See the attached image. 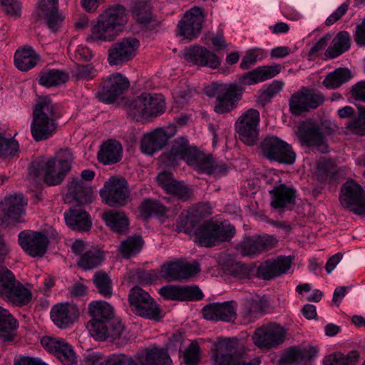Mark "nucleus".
Listing matches in <instances>:
<instances>
[{
	"mask_svg": "<svg viewBox=\"0 0 365 365\" xmlns=\"http://www.w3.org/2000/svg\"><path fill=\"white\" fill-rule=\"evenodd\" d=\"M88 313L91 317L88 326L91 334L98 340L119 339L125 329L121 321L115 316L113 307L104 301L89 304Z\"/></svg>",
	"mask_w": 365,
	"mask_h": 365,
	"instance_id": "f257e3e1",
	"label": "nucleus"
},
{
	"mask_svg": "<svg viewBox=\"0 0 365 365\" xmlns=\"http://www.w3.org/2000/svg\"><path fill=\"white\" fill-rule=\"evenodd\" d=\"M58 115L48 97L39 98L33 110L31 125V134L36 141H41L52 136L56 129V119Z\"/></svg>",
	"mask_w": 365,
	"mask_h": 365,
	"instance_id": "f03ea898",
	"label": "nucleus"
},
{
	"mask_svg": "<svg viewBox=\"0 0 365 365\" xmlns=\"http://www.w3.org/2000/svg\"><path fill=\"white\" fill-rule=\"evenodd\" d=\"M73 156L68 149L60 150L56 157L48 159L41 168L43 182L49 186L61 184L71 167Z\"/></svg>",
	"mask_w": 365,
	"mask_h": 365,
	"instance_id": "7ed1b4c3",
	"label": "nucleus"
},
{
	"mask_svg": "<svg viewBox=\"0 0 365 365\" xmlns=\"http://www.w3.org/2000/svg\"><path fill=\"white\" fill-rule=\"evenodd\" d=\"M128 113L137 121L156 116L164 112L165 101L162 96L143 93L128 107Z\"/></svg>",
	"mask_w": 365,
	"mask_h": 365,
	"instance_id": "20e7f679",
	"label": "nucleus"
},
{
	"mask_svg": "<svg viewBox=\"0 0 365 365\" xmlns=\"http://www.w3.org/2000/svg\"><path fill=\"white\" fill-rule=\"evenodd\" d=\"M216 347L212 365H259L260 363L257 358L245 361L242 358L243 351L238 348L236 339L218 340Z\"/></svg>",
	"mask_w": 365,
	"mask_h": 365,
	"instance_id": "39448f33",
	"label": "nucleus"
},
{
	"mask_svg": "<svg viewBox=\"0 0 365 365\" xmlns=\"http://www.w3.org/2000/svg\"><path fill=\"white\" fill-rule=\"evenodd\" d=\"M297 136L302 145L317 148L322 153H328L327 132L316 121L308 119L299 123Z\"/></svg>",
	"mask_w": 365,
	"mask_h": 365,
	"instance_id": "423d86ee",
	"label": "nucleus"
},
{
	"mask_svg": "<svg viewBox=\"0 0 365 365\" xmlns=\"http://www.w3.org/2000/svg\"><path fill=\"white\" fill-rule=\"evenodd\" d=\"M262 153L269 160L291 165L295 161L296 155L292 146L277 136L266 137L260 145Z\"/></svg>",
	"mask_w": 365,
	"mask_h": 365,
	"instance_id": "0eeeda50",
	"label": "nucleus"
},
{
	"mask_svg": "<svg viewBox=\"0 0 365 365\" xmlns=\"http://www.w3.org/2000/svg\"><path fill=\"white\" fill-rule=\"evenodd\" d=\"M103 202L111 207L123 206L130 196V190L124 178L112 176L100 190Z\"/></svg>",
	"mask_w": 365,
	"mask_h": 365,
	"instance_id": "6e6552de",
	"label": "nucleus"
},
{
	"mask_svg": "<svg viewBox=\"0 0 365 365\" xmlns=\"http://www.w3.org/2000/svg\"><path fill=\"white\" fill-rule=\"evenodd\" d=\"M339 200L344 207L365 217V190L354 180H349L342 185Z\"/></svg>",
	"mask_w": 365,
	"mask_h": 365,
	"instance_id": "1a4fd4ad",
	"label": "nucleus"
},
{
	"mask_svg": "<svg viewBox=\"0 0 365 365\" xmlns=\"http://www.w3.org/2000/svg\"><path fill=\"white\" fill-rule=\"evenodd\" d=\"M287 330L277 323H268L256 329L252 336L255 344L260 349L277 348L285 340Z\"/></svg>",
	"mask_w": 365,
	"mask_h": 365,
	"instance_id": "9d476101",
	"label": "nucleus"
},
{
	"mask_svg": "<svg viewBox=\"0 0 365 365\" xmlns=\"http://www.w3.org/2000/svg\"><path fill=\"white\" fill-rule=\"evenodd\" d=\"M201 153L195 147L190 145L186 138L181 136L172 142L170 150L164 157L170 165H174L179 160H185L194 168Z\"/></svg>",
	"mask_w": 365,
	"mask_h": 365,
	"instance_id": "9b49d317",
	"label": "nucleus"
},
{
	"mask_svg": "<svg viewBox=\"0 0 365 365\" xmlns=\"http://www.w3.org/2000/svg\"><path fill=\"white\" fill-rule=\"evenodd\" d=\"M139 41L133 37L123 38L113 43L108 50V63L110 66H122L136 55Z\"/></svg>",
	"mask_w": 365,
	"mask_h": 365,
	"instance_id": "f8f14e48",
	"label": "nucleus"
},
{
	"mask_svg": "<svg viewBox=\"0 0 365 365\" xmlns=\"http://www.w3.org/2000/svg\"><path fill=\"white\" fill-rule=\"evenodd\" d=\"M259 113L255 109H249L240 115L235 123V130L240 139L248 145H253L258 140Z\"/></svg>",
	"mask_w": 365,
	"mask_h": 365,
	"instance_id": "ddd939ff",
	"label": "nucleus"
},
{
	"mask_svg": "<svg viewBox=\"0 0 365 365\" xmlns=\"http://www.w3.org/2000/svg\"><path fill=\"white\" fill-rule=\"evenodd\" d=\"M176 131V126L172 125L146 133L141 140L140 150L142 153L152 155L162 150L167 145L169 139L175 135Z\"/></svg>",
	"mask_w": 365,
	"mask_h": 365,
	"instance_id": "4468645a",
	"label": "nucleus"
},
{
	"mask_svg": "<svg viewBox=\"0 0 365 365\" xmlns=\"http://www.w3.org/2000/svg\"><path fill=\"white\" fill-rule=\"evenodd\" d=\"M128 79L120 73H114L105 79L98 88L97 98L101 102L113 103L129 88Z\"/></svg>",
	"mask_w": 365,
	"mask_h": 365,
	"instance_id": "2eb2a0df",
	"label": "nucleus"
},
{
	"mask_svg": "<svg viewBox=\"0 0 365 365\" xmlns=\"http://www.w3.org/2000/svg\"><path fill=\"white\" fill-rule=\"evenodd\" d=\"M277 243L278 240L274 236L255 235L244 238L237 248L242 256L253 258L273 249Z\"/></svg>",
	"mask_w": 365,
	"mask_h": 365,
	"instance_id": "dca6fc26",
	"label": "nucleus"
},
{
	"mask_svg": "<svg viewBox=\"0 0 365 365\" xmlns=\"http://www.w3.org/2000/svg\"><path fill=\"white\" fill-rule=\"evenodd\" d=\"M204 21L202 9L197 6L191 8L178 24V34L185 39L192 41L200 34Z\"/></svg>",
	"mask_w": 365,
	"mask_h": 365,
	"instance_id": "f3484780",
	"label": "nucleus"
},
{
	"mask_svg": "<svg viewBox=\"0 0 365 365\" xmlns=\"http://www.w3.org/2000/svg\"><path fill=\"white\" fill-rule=\"evenodd\" d=\"M200 272V268L197 262L190 263L182 259L166 262L161 267L162 277L168 282L188 279Z\"/></svg>",
	"mask_w": 365,
	"mask_h": 365,
	"instance_id": "a211bd4d",
	"label": "nucleus"
},
{
	"mask_svg": "<svg viewBox=\"0 0 365 365\" xmlns=\"http://www.w3.org/2000/svg\"><path fill=\"white\" fill-rule=\"evenodd\" d=\"M26 205L21 194L6 197L0 205V225L7 227L11 223L21 222Z\"/></svg>",
	"mask_w": 365,
	"mask_h": 365,
	"instance_id": "6ab92c4d",
	"label": "nucleus"
},
{
	"mask_svg": "<svg viewBox=\"0 0 365 365\" xmlns=\"http://www.w3.org/2000/svg\"><path fill=\"white\" fill-rule=\"evenodd\" d=\"M322 95L314 90H305L292 95L289 99V109L292 114L299 115L318 108L324 102Z\"/></svg>",
	"mask_w": 365,
	"mask_h": 365,
	"instance_id": "aec40b11",
	"label": "nucleus"
},
{
	"mask_svg": "<svg viewBox=\"0 0 365 365\" xmlns=\"http://www.w3.org/2000/svg\"><path fill=\"white\" fill-rule=\"evenodd\" d=\"M225 87L218 89V97L214 107V110L218 114L229 113L236 106L240 100L243 89L241 86L230 83L225 84Z\"/></svg>",
	"mask_w": 365,
	"mask_h": 365,
	"instance_id": "412c9836",
	"label": "nucleus"
},
{
	"mask_svg": "<svg viewBox=\"0 0 365 365\" xmlns=\"http://www.w3.org/2000/svg\"><path fill=\"white\" fill-rule=\"evenodd\" d=\"M41 345L53 353L63 365H76L77 357L72 346L63 339L45 336L41 339Z\"/></svg>",
	"mask_w": 365,
	"mask_h": 365,
	"instance_id": "4be33fe9",
	"label": "nucleus"
},
{
	"mask_svg": "<svg viewBox=\"0 0 365 365\" xmlns=\"http://www.w3.org/2000/svg\"><path fill=\"white\" fill-rule=\"evenodd\" d=\"M19 242L28 255L36 257L46 253L48 240L42 232L23 231L19 235Z\"/></svg>",
	"mask_w": 365,
	"mask_h": 365,
	"instance_id": "5701e85b",
	"label": "nucleus"
},
{
	"mask_svg": "<svg viewBox=\"0 0 365 365\" xmlns=\"http://www.w3.org/2000/svg\"><path fill=\"white\" fill-rule=\"evenodd\" d=\"M290 267L291 261L287 257L267 260L257 267L255 265L254 277L270 280L284 274Z\"/></svg>",
	"mask_w": 365,
	"mask_h": 365,
	"instance_id": "b1692460",
	"label": "nucleus"
},
{
	"mask_svg": "<svg viewBox=\"0 0 365 365\" xmlns=\"http://www.w3.org/2000/svg\"><path fill=\"white\" fill-rule=\"evenodd\" d=\"M184 56L187 61L200 66L216 68L221 63L220 59L215 53L199 45L186 48Z\"/></svg>",
	"mask_w": 365,
	"mask_h": 365,
	"instance_id": "393cba45",
	"label": "nucleus"
},
{
	"mask_svg": "<svg viewBox=\"0 0 365 365\" xmlns=\"http://www.w3.org/2000/svg\"><path fill=\"white\" fill-rule=\"evenodd\" d=\"M202 312L205 319L212 321L230 322L236 319L235 302L210 303L205 305Z\"/></svg>",
	"mask_w": 365,
	"mask_h": 365,
	"instance_id": "a878e982",
	"label": "nucleus"
},
{
	"mask_svg": "<svg viewBox=\"0 0 365 365\" xmlns=\"http://www.w3.org/2000/svg\"><path fill=\"white\" fill-rule=\"evenodd\" d=\"M78 314V307L69 303L56 304L51 310L52 321L61 329H66L72 324Z\"/></svg>",
	"mask_w": 365,
	"mask_h": 365,
	"instance_id": "bb28decb",
	"label": "nucleus"
},
{
	"mask_svg": "<svg viewBox=\"0 0 365 365\" xmlns=\"http://www.w3.org/2000/svg\"><path fill=\"white\" fill-rule=\"evenodd\" d=\"M32 294L30 289L26 288L16 279L8 288V290L1 292L4 300L15 307H23L28 304L31 300Z\"/></svg>",
	"mask_w": 365,
	"mask_h": 365,
	"instance_id": "cd10ccee",
	"label": "nucleus"
},
{
	"mask_svg": "<svg viewBox=\"0 0 365 365\" xmlns=\"http://www.w3.org/2000/svg\"><path fill=\"white\" fill-rule=\"evenodd\" d=\"M120 31L109 22L102 19L99 15L96 24L92 25L91 34L88 41L93 43L112 41L119 34Z\"/></svg>",
	"mask_w": 365,
	"mask_h": 365,
	"instance_id": "c85d7f7f",
	"label": "nucleus"
},
{
	"mask_svg": "<svg viewBox=\"0 0 365 365\" xmlns=\"http://www.w3.org/2000/svg\"><path fill=\"white\" fill-rule=\"evenodd\" d=\"M64 217L66 225L75 231H88L92 225L88 213L79 206L71 207L64 213Z\"/></svg>",
	"mask_w": 365,
	"mask_h": 365,
	"instance_id": "c756f323",
	"label": "nucleus"
},
{
	"mask_svg": "<svg viewBox=\"0 0 365 365\" xmlns=\"http://www.w3.org/2000/svg\"><path fill=\"white\" fill-rule=\"evenodd\" d=\"M58 0H38V16L45 19L48 28L58 30L62 19L58 14Z\"/></svg>",
	"mask_w": 365,
	"mask_h": 365,
	"instance_id": "7c9ffc66",
	"label": "nucleus"
},
{
	"mask_svg": "<svg viewBox=\"0 0 365 365\" xmlns=\"http://www.w3.org/2000/svg\"><path fill=\"white\" fill-rule=\"evenodd\" d=\"M194 169L198 172L214 175L215 176L225 175L228 171V167L223 161L214 158L212 155H207L202 153L200 155Z\"/></svg>",
	"mask_w": 365,
	"mask_h": 365,
	"instance_id": "2f4dec72",
	"label": "nucleus"
},
{
	"mask_svg": "<svg viewBox=\"0 0 365 365\" xmlns=\"http://www.w3.org/2000/svg\"><path fill=\"white\" fill-rule=\"evenodd\" d=\"M269 194L272 197L271 205L275 209L283 210L287 205L295 203L296 190L284 184L275 186Z\"/></svg>",
	"mask_w": 365,
	"mask_h": 365,
	"instance_id": "473e14b6",
	"label": "nucleus"
},
{
	"mask_svg": "<svg viewBox=\"0 0 365 365\" xmlns=\"http://www.w3.org/2000/svg\"><path fill=\"white\" fill-rule=\"evenodd\" d=\"M281 70L280 65L260 66L246 73L240 78V82L245 85H252L264 81L277 76Z\"/></svg>",
	"mask_w": 365,
	"mask_h": 365,
	"instance_id": "72a5a7b5",
	"label": "nucleus"
},
{
	"mask_svg": "<svg viewBox=\"0 0 365 365\" xmlns=\"http://www.w3.org/2000/svg\"><path fill=\"white\" fill-rule=\"evenodd\" d=\"M139 365H172L167 349L153 347L138 354Z\"/></svg>",
	"mask_w": 365,
	"mask_h": 365,
	"instance_id": "f704fd0d",
	"label": "nucleus"
},
{
	"mask_svg": "<svg viewBox=\"0 0 365 365\" xmlns=\"http://www.w3.org/2000/svg\"><path fill=\"white\" fill-rule=\"evenodd\" d=\"M123 148L116 140L105 142L98 153V159L104 165H111L119 162L122 158Z\"/></svg>",
	"mask_w": 365,
	"mask_h": 365,
	"instance_id": "c9c22d12",
	"label": "nucleus"
},
{
	"mask_svg": "<svg viewBox=\"0 0 365 365\" xmlns=\"http://www.w3.org/2000/svg\"><path fill=\"white\" fill-rule=\"evenodd\" d=\"M133 14L135 20L140 24L148 26L152 29L159 26L160 23L153 20L152 6L147 0H137L133 7Z\"/></svg>",
	"mask_w": 365,
	"mask_h": 365,
	"instance_id": "e433bc0d",
	"label": "nucleus"
},
{
	"mask_svg": "<svg viewBox=\"0 0 365 365\" xmlns=\"http://www.w3.org/2000/svg\"><path fill=\"white\" fill-rule=\"evenodd\" d=\"M102 219L111 230L118 234H125L129 230L128 219L124 212L109 210L102 214Z\"/></svg>",
	"mask_w": 365,
	"mask_h": 365,
	"instance_id": "4c0bfd02",
	"label": "nucleus"
},
{
	"mask_svg": "<svg viewBox=\"0 0 365 365\" xmlns=\"http://www.w3.org/2000/svg\"><path fill=\"white\" fill-rule=\"evenodd\" d=\"M18 326V322L12 314L0 307V339L3 341H11L14 339V331Z\"/></svg>",
	"mask_w": 365,
	"mask_h": 365,
	"instance_id": "58836bf2",
	"label": "nucleus"
},
{
	"mask_svg": "<svg viewBox=\"0 0 365 365\" xmlns=\"http://www.w3.org/2000/svg\"><path fill=\"white\" fill-rule=\"evenodd\" d=\"M100 16L102 19H105L111 24L120 32L128 21L126 9L124 6L120 4H114L109 6Z\"/></svg>",
	"mask_w": 365,
	"mask_h": 365,
	"instance_id": "ea45409f",
	"label": "nucleus"
},
{
	"mask_svg": "<svg viewBox=\"0 0 365 365\" xmlns=\"http://www.w3.org/2000/svg\"><path fill=\"white\" fill-rule=\"evenodd\" d=\"M68 197L73 198L80 203L89 202L92 198V190L82 180L76 178L68 184Z\"/></svg>",
	"mask_w": 365,
	"mask_h": 365,
	"instance_id": "a19ab883",
	"label": "nucleus"
},
{
	"mask_svg": "<svg viewBox=\"0 0 365 365\" xmlns=\"http://www.w3.org/2000/svg\"><path fill=\"white\" fill-rule=\"evenodd\" d=\"M38 61V56L31 47H24L17 50L14 55V63L16 68L26 71L34 68Z\"/></svg>",
	"mask_w": 365,
	"mask_h": 365,
	"instance_id": "79ce46f5",
	"label": "nucleus"
},
{
	"mask_svg": "<svg viewBox=\"0 0 365 365\" xmlns=\"http://www.w3.org/2000/svg\"><path fill=\"white\" fill-rule=\"evenodd\" d=\"M350 48V36L346 31L339 32L333 38L331 46L327 49L325 56L334 58Z\"/></svg>",
	"mask_w": 365,
	"mask_h": 365,
	"instance_id": "37998d69",
	"label": "nucleus"
},
{
	"mask_svg": "<svg viewBox=\"0 0 365 365\" xmlns=\"http://www.w3.org/2000/svg\"><path fill=\"white\" fill-rule=\"evenodd\" d=\"M214 227L213 221H208L195 231L201 246L211 247L218 245Z\"/></svg>",
	"mask_w": 365,
	"mask_h": 365,
	"instance_id": "c03bdc74",
	"label": "nucleus"
},
{
	"mask_svg": "<svg viewBox=\"0 0 365 365\" xmlns=\"http://www.w3.org/2000/svg\"><path fill=\"white\" fill-rule=\"evenodd\" d=\"M104 259L103 252L91 247L81 255L78 265L84 270L92 269L99 266Z\"/></svg>",
	"mask_w": 365,
	"mask_h": 365,
	"instance_id": "a18cd8bd",
	"label": "nucleus"
},
{
	"mask_svg": "<svg viewBox=\"0 0 365 365\" xmlns=\"http://www.w3.org/2000/svg\"><path fill=\"white\" fill-rule=\"evenodd\" d=\"M352 77L351 71L346 68H339L329 73L323 81L328 88H336L349 81Z\"/></svg>",
	"mask_w": 365,
	"mask_h": 365,
	"instance_id": "49530a36",
	"label": "nucleus"
},
{
	"mask_svg": "<svg viewBox=\"0 0 365 365\" xmlns=\"http://www.w3.org/2000/svg\"><path fill=\"white\" fill-rule=\"evenodd\" d=\"M143 245L144 241L141 236L133 235L123 241L119 249L124 257L129 258L140 252Z\"/></svg>",
	"mask_w": 365,
	"mask_h": 365,
	"instance_id": "de8ad7c7",
	"label": "nucleus"
},
{
	"mask_svg": "<svg viewBox=\"0 0 365 365\" xmlns=\"http://www.w3.org/2000/svg\"><path fill=\"white\" fill-rule=\"evenodd\" d=\"M68 79L67 73L60 70H49L43 73L39 78L40 84L46 87L58 86Z\"/></svg>",
	"mask_w": 365,
	"mask_h": 365,
	"instance_id": "09e8293b",
	"label": "nucleus"
},
{
	"mask_svg": "<svg viewBox=\"0 0 365 365\" xmlns=\"http://www.w3.org/2000/svg\"><path fill=\"white\" fill-rule=\"evenodd\" d=\"M148 300H151V297L148 292L143 290L141 287L136 286L130 289L129 302L133 313H143L140 304L144 302L148 303Z\"/></svg>",
	"mask_w": 365,
	"mask_h": 365,
	"instance_id": "8fccbe9b",
	"label": "nucleus"
},
{
	"mask_svg": "<svg viewBox=\"0 0 365 365\" xmlns=\"http://www.w3.org/2000/svg\"><path fill=\"white\" fill-rule=\"evenodd\" d=\"M304 361V354L302 349L292 346L286 349L279 360V365H299Z\"/></svg>",
	"mask_w": 365,
	"mask_h": 365,
	"instance_id": "3c124183",
	"label": "nucleus"
},
{
	"mask_svg": "<svg viewBox=\"0 0 365 365\" xmlns=\"http://www.w3.org/2000/svg\"><path fill=\"white\" fill-rule=\"evenodd\" d=\"M359 359L357 351H351L347 355L341 353L330 354L325 357L324 365H355Z\"/></svg>",
	"mask_w": 365,
	"mask_h": 365,
	"instance_id": "603ef678",
	"label": "nucleus"
},
{
	"mask_svg": "<svg viewBox=\"0 0 365 365\" xmlns=\"http://www.w3.org/2000/svg\"><path fill=\"white\" fill-rule=\"evenodd\" d=\"M228 272L240 279H250L254 277L255 264H246L240 262L232 263L228 267Z\"/></svg>",
	"mask_w": 365,
	"mask_h": 365,
	"instance_id": "864d4df0",
	"label": "nucleus"
},
{
	"mask_svg": "<svg viewBox=\"0 0 365 365\" xmlns=\"http://www.w3.org/2000/svg\"><path fill=\"white\" fill-rule=\"evenodd\" d=\"M140 210L142 216L145 218L150 217L152 214L163 216L167 212L164 205L156 200L150 199H145L142 202Z\"/></svg>",
	"mask_w": 365,
	"mask_h": 365,
	"instance_id": "5fc2aeb1",
	"label": "nucleus"
},
{
	"mask_svg": "<svg viewBox=\"0 0 365 365\" xmlns=\"http://www.w3.org/2000/svg\"><path fill=\"white\" fill-rule=\"evenodd\" d=\"M213 225L218 245L222 242L229 241L235 234V227L225 221L222 222L213 221Z\"/></svg>",
	"mask_w": 365,
	"mask_h": 365,
	"instance_id": "6e6d98bb",
	"label": "nucleus"
},
{
	"mask_svg": "<svg viewBox=\"0 0 365 365\" xmlns=\"http://www.w3.org/2000/svg\"><path fill=\"white\" fill-rule=\"evenodd\" d=\"M140 307L143 313H135L136 315L154 321H159L162 318L160 309L152 297L151 300H148V303H142Z\"/></svg>",
	"mask_w": 365,
	"mask_h": 365,
	"instance_id": "4d7b16f0",
	"label": "nucleus"
},
{
	"mask_svg": "<svg viewBox=\"0 0 365 365\" xmlns=\"http://www.w3.org/2000/svg\"><path fill=\"white\" fill-rule=\"evenodd\" d=\"M93 283L101 295L106 297H109L112 295L111 281L106 273L103 272H97L94 275Z\"/></svg>",
	"mask_w": 365,
	"mask_h": 365,
	"instance_id": "13d9d810",
	"label": "nucleus"
},
{
	"mask_svg": "<svg viewBox=\"0 0 365 365\" xmlns=\"http://www.w3.org/2000/svg\"><path fill=\"white\" fill-rule=\"evenodd\" d=\"M100 365H139L138 356L132 357L124 354H113L110 355Z\"/></svg>",
	"mask_w": 365,
	"mask_h": 365,
	"instance_id": "bf43d9fd",
	"label": "nucleus"
},
{
	"mask_svg": "<svg viewBox=\"0 0 365 365\" xmlns=\"http://www.w3.org/2000/svg\"><path fill=\"white\" fill-rule=\"evenodd\" d=\"M347 133L360 136L365 135V109L360 111L357 118L349 120L346 123Z\"/></svg>",
	"mask_w": 365,
	"mask_h": 365,
	"instance_id": "052dcab7",
	"label": "nucleus"
},
{
	"mask_svg": "<svg viewBox=\"0 0 365 365\" xmlns=\"http://www.w3.org/2000/svg\"><path fill=\"white\" fill-rule=\"evenodd\" d=\"M165 192L176 196L182 201L188 200L192 194L190 189L183 182L175 180Z\"/></svg>",
	"mask_w": 365,
	"mask_h": 365,
	"instance_id": "680f3d73",
	"label": "nucleus"
},
{
	"mask_svg": "<svg viewBox=\"0 0 365 365\" xmlns=\"http://www.w3.org/2000/svg\"><path fill=\"white\" fill-rule=\"evenodd\" d=\"M181 301H199L204 297L201 289L197 285L181 286Z\"/></svg>",
	"mask_w": 365,
	"mask_h": 365,
	"instance_id": "e2e57ef3",
	"label": "nucleus"
},
{
	"mask_svg": "<svg viewBox=\"0 0 365 365\" xmlns=\"http://www.w3.org/2000/svg\"><path fill=\"white\" fill-rule=\"evenodd\" d=\"M199 361V344L196 341H192L184 353V361L186 365H196Z\"/></svg>",
	"mask_w": 365,
	"mask_h": 365,
	"instance_id": "0e129e2a",
	"label": "nucleus"
},
{
	"mask_svg": "<svg viewBox=\"0 0 365 365\" xmlns=\"http://www.w3.org/2000/svg\"><path fill=\"white\" fill-rule=\"evenodd\" d=\"M18 146L16 140L0 137V157L14 155L18 150Z\"/></svg>",
	"mask_w": 365,
	"mask_h": 365,
	"instance_id": "69168bd1",
	"label": "nucleus"
},
{
	"mask_svg": "<svg viewBox=\"0 0 365 365\" xmlns=\"http://www.w3.org/2000/svg\"><path fill=\"white\" fill-rule=\"evenodd\" d=\"M95 69L93 66L78 65L72 73V78L76 80L89 81L94 77Z\"/></svg>",
	"mask_w": 365,
	"mask_h": 365,
	"instance_id": "338daca9",
	"label": "nucleus"
},
{
	"mask_svg": "<svg viewBox=\"0 0 365 365\" xmlns=\"http://www.w3.org/2000/svg\"><path fill=\"white\" fill-rule=\"evenodd\" d=\"M248 314L253 316L255 314L263 313L267 307V302L264 297L257 296L248 301Z\"/></svg>",
	"mask_w": 365,
	"mask_h": 365,
	"instance_id": "774afa93",
	"label": "nucleus"
}]
</instances>
